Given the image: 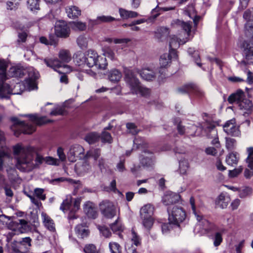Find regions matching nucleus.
Returning a JSON list of instances; mask_svg holds the SVG:
<instances>
[{
    "label": "nucleus",
    "instance_id": "obj_1",
    "mask_svg": "<svg viewBox=\"0 0 253 253\" xmlns=\"http://www.w3.org/2000/svg\"><path fill=\"white\" fill-rule=\"evenodd\" d=\"M17 160L16 168L22 171H31L44 162L45 157L37 154L34 147L18 144L13 147Z\"/></svg>",
    "mask_w": 253,
    "mask_h": 253
},
{
    "label": "nucleus",
    "instance_id": "obj_2",
    "mask_svg": "<svg viewBox=\"0 0 253 253\" xmlns=\"http://www.w3.org/2000/svg\"><path fill=\"white\" fill-rule=\"evenodd\" d=\"M29 116L32 122L27 123L20 121L15 117L11 119L13 123L11 126V129L16 136L18 137L21 133L27 134L32 133L36 130L35 124L40 126L51 122L50 120H47L44 117H38L37 115H29Z\"/></svg>",
    "mask_w": 253,
    "mask_h": 253
},
{
    "label": "nucleus",
    "instance_id": "obj_3",
    "mask_svg": "<svg viewBox=\"0 0 253 253\" xmlns=\"http://www.w3.org/2000/svg\"><path fill=\"white\" fill-rule=\"evenodd\" d=\"M58 57V59L45 58L43 59V61L47 66L57 71L56 68L62 67L64 63H69L72 59L70 51L65 49H62L59 50Z\"/></svg>",
    "mask_w": 253,
    "mask_h": 253
},
{
    "label": "nucleus",
    "instance_id": "obj_4",
    "mask_svg": "<svg viewBox=\"0 0 253 253\" xmlns=\"http://www.w3.org/2000/svg\"><path fill=\"white\" fill-rule=\"evenodd\" d=\"M7 64L3 60L0 59V97L1 98H9L10 94H19L18 92H12L10 86L4 83L7 79L6 73Z\"/></svg>",
    "mask_w": 253,
    "mask_h": 253
},
{
    "label": "nucleus",
    "instance_id": "obj_5",
    "mask_svg": "<svg viewBox=\"0 0 253 253\" xmlns=\"http://www.w3.org/2000/svg\"><path fill=\"white\" fill-rule=\"evenodd\" d=\"M86 65L88 67L96 66L100 69H105L107 64L106 58L101 57L97 53L92 50H89L85 54Z\"/></svg>",
    "mask_w": 253,
    "mask_h": 253
},
{
    "label": "nucleus",
    "instance_id": "obj_6",
    "mask_svg": "<svg viewBox=\"0 0 253 253\" xmlns=\"http://www.w3.org/2000/svg\"><path fill=\"white\" fill-rule=\"evenodd\" d=\"M168 211L169 223L179 226V223L183 222L186 218V213L181 208L174 206L171 209L169 207Z\"/></svg>",
    "mask_w": 253,
    "mask_h": 253
},
{
    "label": "nucleus",
    "instance_id": "obj_7",
    "mask_svg": "<svg viewBox=\"0 0 253 253\" xmlns=\"http://www.w3.org/2000/svg\"><path fill=\"white\" fill-rule=\"evenodd\" d=\"M202 129L206 133L209 138L213 139L211 144L216 147L219 148L220 146L218 138L217 130L216 126L213 122L206 121L202 126Z\"/></svg>",
    "mask_w": 253,
    "mask_h": 253
},
{
    "label": "nucleus",
    "instance_id": "obj_8",
    "mask_svg": "<svg viewBox=\"0 0 253 253\" xmlns=\"http://www.w3.org/2000/svg\"><path fill=\"white\" fill-rule=\"evenodd\" d=\"M99 209L102 214L107 218H112L117 213V210L113 203L105 200L99 204Z\"/></svg>",
    "mask_w": 253,
    "mask_h": 253
},
{
    "label": "nucleus",
    "instance_id": "obj_9",
    "mask_svg": "<svg viewBox=\"0 0 253 253\" xmlns=\"http://www.w3.org/2000/svg\"><path fill=\"white\" fill-rule=\"evenodd\" d=\"M124 74L125 81L130 90L133 92L140 85V82L134 75L132 70L125 68Z\"/></svg>",
    "mask_w": 253,
    "mask_h": 253
},
{
    "label": "nucleus",
    "instance_id": "obj_10",
    "mask_svg": "<svg viewBox=\"0 0 253 253\" xmlns=\"http://www.w3.org/2000/svg\"><path fill=\"white\" fill-rule=\"evenodd\" d=\"M244 47L243 55L244 59L242 62L245 64H250L253 63V42H248L245 41L243 43Z\"/></svg>",
    "mask_w": 253,
    "mask_h": 253
},
{
    "label": "nucleus",
    "instance_id": "obj_11",
    "mask_svg": "<svg viewBox=\"0 0 253 253\" xmlns=\"http://www.w3.org/2000/svg\"><path fill=\"white\" fill-rule=\"evenodd\" d=\"M235 119H231L226 122L223 125V130L227 135L234 137L240 136L241 132L239 128L235 125Z\"/></svg>",
    "mask_w": 253,
    "mask_h": 253
},
{
    "label": "nucleus",
    "instance_id": "obj_12",
    "mask_svg": "<svg viewBox=\"0 0 253 253\" xmlns=\"http://www.w3.org/2000/svg\"><path fill=\"white\" fill-rule=\"evenodd\" d=\"M70 29L64 21H58L55 26V33L58 37L67 38L69 37Z\"/></svg>",
    "mask_w": 253,
    "mask_h": 253
},
{
    "label": "nucleus",
    "instance_id": "obj_13",
    "mask_svg": "<svg viewBox=\"0 0 253 253\" xmlns=\"http://www.w3.org/2000/svg\"><path fill=\"white\" fill-rule=\"evenodd\" d=\"M71 199L64 200L61 205L60 209L64 212L68 210H72L77 211L80 208L81 200L79 198L75 199L74 201L73 206L71 204Z\"/></svg>",
    "mask_w": 253,
    "mask_h": 253
},
{
    "label": "nucleus",
    "instance_id": "obj_14",
    "mask_svg": "<svg viewBox=\"0 0 253 253\" xmlns=\"http://www.w3.org/2000/svg\"><path fill=\"white\" fill-rule=\"evenodd\" d=\"M247 152L248 156L246 159V162L250 169H245L244 176L246 178L249 179L253 175V147L248 148Z\"/></svg>",
    "mask_w": 253,
    "mask_h": 253
},
{
    "label": "nucleus",
    "instance_id": "obj_15",
    "mask_svg": "<svg viewBox=\"0 0 253 253\" xmlns=\"http://www.w3.org/2000/svg\"><path fill=\"white\" fill-rule=\"evenodd\" d=\"M13 230L20 233H25L29 230L30 227L27 221L24 219H18L12 222Z\"/></svg>",
    "mask_w": 253,
    "mask_h": 253
},
{
    "label": "nucleus",
    "instance_id": "obj_16",
    "mask_svg": "<svg viewBox=\"0 0 253 253\" xmlns=\"http://www.w3.org/2000/svg\"><path fill=\"white\" fill-rule=\"evenodd\" d=\"M171 60L170 54H167V53H164L161 56L160 58L161 68L159 73L160 76H162V78L165 76V69L163 68H166L171 63Z\"/></svg>",
    "mask_w": 253,
    "mask_h": 253
},
{
    "label": "nucleus",
    "instance_id": "obj_17",
    "mask_svg": "<svg viewBox=\"0 0 253 253\" xmlns=\"http://www.w3.org/2000/svg\"><path fill=\"white\" fill-rule=\"evenodd\" d=\"M195 216L200 224L203 226V229L208 232L217 230L216 226L213 223L210 222L208 220L204 218L202 216L196 214Z\"/></svg>",
    "mask_w": 253,
    "mask_h": 253
},
{
    "label": "nucleus",
    "instance_id": "obj_18",
    "mask_svg": "<svg viewBox=\"0 0 253 253\" xmlns=\"http://www.w3.org/2000/svg\"><path fill=\"white\" fill-rule=\"evenodd\" d=\"M179 198V195L171 192H168L163 196L162 202L164 205L169 206L177 202Z\"/></svg>",
    "mask_w": 253,
    "mask_h": 253
},
{
    "label": "nucleus",
    "instance_id": "obj_19",
    "mask_svg": "<svg viewBox=\"0 0 253 253\" xmlns=\"http://www.w3.org/2000/svg\"><path fill=\"white\" fill-rule=\"evenodd\" d=\"M191 23L185 22L179 19L173 20L171 23V26L174 28H181L185 31L188 36L191 32Z\"/></svg>",
    "mask_w": 253,
    "mask_h": 253
},
{
    "label": "nucleus",
    "instance_id": "obj_20",
    "mask_svg": "<svg viewBox=\"0 0 253 253\" xmlns=\"http://www.w3.org/2000/svg\"><path fill=\"white\" fill-rule=\"evenodd\" d=\"M169 28L165 27L158 28L155 32V38L159 42H164L167 40L169 35Z\"/></svg>",
    "mask_w": 253,
    "mask_h": 253
},
{
    "label": "nucleus",
    "instance_id": "obj_21",
    "mask_svg": "<svg viewBox=\"0 0 253 253\" xmlns=\"http://www.w3.org/2000/svg\"><path fill=\"white\" fill-rule=\"evenodd\" d=\"M136 70L139 74L140 77L146 81H153L156 78V73L150 68H144L140 71L138 70Z\"/></svg>",
    "mask_w": 253,
    "mask_h": 253
},
{
    "label": "nucleus",
    "instance_id": "obj_22",
    "mask_svg": "<svg viewBox=\"0 0 253 253\" xmlns=\"http://www.w3.org/2000/svg\"><path fill=\"white\" fill-rule=\"evenodd\" d=\"M84 210L88 217L95 218L97 213L94 204L90 202H87L84 205Z\"/></svg>",
    "mask_w": 253,
    "mask_h": 253
},
{
    "label": "nucleus",
    "instance_id": "obj_23",
    "mask_svg": "<svg viewBox=\"0 0 253 253\" xmlns=\"http://www.w3.org/2000/svg\"><path fill=\"white\" fill-rule=\"evenodd\" d=\"M83 148L80 145L76 144L72 146L69 152V158L71 161H75V158L81 155L83 152Z\"/></svg>",
    "mask_w": 253,
    "mask_h": 253
},
{
    "label": "nucleus",
    "instance_id": "obj_24",
    "mask_svg": "<svg viewBox=\"0 0 253 253\" xmlns=\"http://www.w3.org/2000/svg\"><path fill=\"white\" fill-rule=\"evenodd\" d=\"M116 19L114 17L111 16H105L102 15L98 16L95 20H90L89 21V24L92 25H96L102 24L103 23H109Z\"/></svg>",
    "mask_w": 253,
    "mask_h": 253
},
{
    "label": "nucleus",
    "instance_id": "obj_25",
    "mask_svg": "<svg viewBox=\"0 0 253 253\" xmlns=\"http://www.w3.org/2000/svg\"><path fill=\"white\" fill-rule=\"evenodd\" d=\"M253 103L249 99H244L239 104V107L241 110H245L244 115L246 116L252 113Z\"/></svg>",
    "mask_w": 253,
    "mask_h": 253
},
{
    "label": "nucleus",
    "instance_id": "obj_26",
    "mask_svg": "<svg viewBox=\"0 0 253 253\" xmlns=\"http://www.w3.org/2000/svg\"><path fill=\"white\" fill-rule=\"evenodd\" d=\"M154 208L150 204H147L142 207L140 211L141 218L152 217Z\"/></svg>",
    "mask_w": 253,
    "mask_h": 253
},
{
    "label": "nucleus",
    "instance_id": "obj_27",
    "mask_svg": "<svg viewBox=\"0 0 253 253\" xmlns=\"http://www.w3.org/2000/svg\"><path fill=\"white\" fill-rule=\"evenodd\" d=\"M230 202V197L228 196H226L223 193H221L219 195L216 200V204L217 206L222 209H225L227 208Z\"/></svg>",
    "mask_w": 253,
    "mask_h": 253
},
{
    "label": "nucleus",
    "instance_id": "obj_28",
    "mask_svg": "<svg viewBox=\"0 0 253 253\" xmlns=\"http://www.w3.org/2000/svg\"><path fill=\"white\" fill-rule=\"evenodd\" d=\"M75 233L78 238L84 239L88 237L89 231L84 224H79L75 227Z\"/></svg>",
    "mask_w": 253,
    "mask_h": 253
},
{
    "label": "nucleus",
    "instance_id": "obj_29",
    "mask_svg": "<svg viewBox=\"0 0 253 253\" xmlns=\"http://www.w3.org/2000/svg\"><path fill=\"white\" fill-rule=\"evenodd\" d=\"M5 140L3 132L0 130V169L3 167V158L7 155V152L3 147V143Z\"/></svg>",
    "mask_w": 253,
    "mask_h": 253
},
{
    "label": "nucleus",
    "instance_id": "obj_30",
    "mask_svg": "<svg viewBox=\"0 0 253 253\" xmlns=\"http://www.w3.org/2000/svg\"><path fill=\"white\" fill-rule=\"evenodd\" d=\"M42 217L46 228L50 231L54 232L55 231V227L53 220L45 213L42 212Z\"/></svg>",
    "mask_w": 253,
    "mask_h": 253
},
{
    "label": "nucleus",
    "instance_id": "obj_31",
    "mask_svg": "<svg viewBox=\"0 0 253 253\" xmlns=\"http://www.w3.org/2000/svg\"><path fill=\"white\" fill-rule=\"evenodd\" d=\"M67 16L70 18L75 19L81 15V11L76 6H70L66 8Z\"/></svg>",
    "mask_w": 253,
    "mask_h": 253
},
{
    "label": "nucleus",
    "instance_id": "obj_32",
    "mask_svg": "<svg viewBox=\"0 0 253 253\" xmlns=\"http://www.w3.org/2000/svg\"><path fill=\"white\" fill-rule=\"evenodd\" d=\"M7 75L10 77H21L24 75L23 69L20 66H13L8 72Z\"/></svg>",
    "mask_w": 253,
    "mask_h": 253
},
{
    "label": "nucleus",
    "instance_id": "obj_33",
    "mask_svg": "<svg viewBox=\"0 0 253 253\" xmlns=\"http://www.w3.org/2000/svg\"><path fill=\"white\" fill-rule=\"evenodd\" d=\"M122 76L121 72L115 69L110 70L108 73V78L112 82L117 83L120 80Z\"/></svg>",
    "mask_w": 253,
    "mask_h": 253
},
{
    "label": "nucleus",
    "instance_id": "obj_34",
    "mask_svg": "<svg viewBox=\"0 0 253 253\" xmlns=\"http://www.w3.org/2000/svg\"><path fill=\"white\" fill-rule=\"evenodd\" d=\"M100 138V135L96 132H91L86 134L84 140L90 144L97 142Z\"/></svg>",
    "mask_w": 253,
    "mask_h": 253
},
{
    "label": "nucleus",
    "instance_id": "obj_35",
    "mask_svg": "<svg viewBox=\"0 0 253 253\" xmlns=\"http://www.w3.org/2000/svg\"><path fill=\"white\" fill-rule=\"evenodd\" d=\"M90 168V166L86 162H84L82 164L77 163L75 166V169L80 174H83L88 172Z\"/></svg>",
    "mask_w": 253,
    "mask_h": 253
},
{
    "label": "nucleus",
    "instance_id": "obj_36",
    "mask_svg": "<svg viewBox=\"0 0 253 253\" xmlns=\"http://www.w3.org/2000/svg\"><path fill=\"white\" fill-rule=\"evenodd\" d=\"M73 58L74 62L79 66L86 65L85 54L79 52L74 55Z\"/></svg>",
    "mask_w": 253,
    "mask_h": 253
},
{
    "label": "nucleus",
    "instance_id": "obj_37",
    "mask_svg": "<svg viewBox=\"0 0 253 253\" xmlns=\"http://www.w3.org/2000/svg\"><path fill=\"white\" fill-rule=\"evenodd\" d=\"M119 13L123 19H128L129 18H135L138 16V14L136 12L127 10L125 9L120 8Z\"/></svg>",
    "mask_w": 253,
    "mask_h": 253
},
{
    "label": "nucleus",
    "instance_id": "obj_38",
    "mask_svg": "<svg viewBox=\"0 0 253 253\" xmlns=\"http://www.w3.org/2000/svg\"><path fill=\"white\" fill-rule=\"evenodd\" d=\"M181 42H182L181 40H179L176 36H172L170 37L169 48H177L179 47L180 44L184 43L186 41H184L182 43H181Z\"/></svg>",
    "mask_w": 253,
    "mask_h": 253
},
{
    "label": "nucleus",
    "instance_id": "obj_39",
    "mask_svg": "<svg viewBox=\"0 0 253 253\" xmlns=\"http://www.w3.org/2000/svg\"><path fill=\"white\" fill-rule=\"evenodd\" d=\"M238 159L237 153H231L227 156L226 162L228 165L233 166L237 164Z\"/></svg>",
    "mask_w": 253,
    "mask_h": 253
},
{
    "label": "nucleus",
    "instance_id": "obj_40",
    "mask_svg": "<svg viewBox=\"0 0 253 253\" xmlns=\"http://www.w3.org/2000/svg\"><path fill=\"white\" fill-rule=\"evenodd\" d=\"M101 155V150L100 149H93L88 151L86 154V158H92L95 161H96Z\"/></svg>",
    "mask_w": 253,
    "mask_h": 253
},
{
    "label": "nucleus",
    "instance_id": "obj_41",
    "mask_svg": "<svg viewBox=\"0 0 253 253\" xmlns=\"http://www.w3.org/2000/svg\"><path fill=\"white\" fill-rule=\"evenodd\" d=\"M133 143L136 145L137 148H145L147 147L148 144L145 140L140 137H136L134 140Z\"/></svg>",
    "mask_w": 253,
    "mask_h": 253
},
{
    "label": "nucleus",
    "instance_id": "obj_42",
    "mask_svg": "<svg viewBox=\"0 0 253 253\" xmlns=\"http://www.w3.org/2000/svg\"><path fill=\"white\" fill-rule=\"evenodd\" d=\"M141 163L145 167L148 168L152 167L154 164V159L153 156H151L150 157H143L141 160Z\"/></svg>",
    "mask_w": 253,
    "mask_h": 253
},
{
    "label": "nucleus",
    "instance_id": "obj_43",
    "mask_svg": "<svg viewBox=\"0 0 253 253\" xmlns=\"http://www.w3.org/2000/svg\"><path fill=\"white\" fill-rule=\"evenodd\" d=\"M252 192V189L249 187H245L239 189V196L241 198H244L250 196Z\"/></svg>",
    "mask_w": 253,
    "mask_h": 253
},
{
    "label": "nucleus",
    "instance_id": "obj_44",
    "mask_svg": "<svg viewBox=\"0 0 253 253\" xmlns=\"http://www.w3.org/2000/svg\"><path fill=\"white\" fill-rule=\"evenodd\" d=\"M191 93L199 98H202L205 96V93L197 85L194 84H193Z\"/></svg>",
    "mask_w": 253,
    "mask_h": 253
},
{
    "label": "nucleus",
    "instance_id": "obj_45",
    "mask_svg": "<svg viewBox=\"0 0 253 253\" xmlns=\"http://www.w3.org/2000/svg\"><path fill=\"white\" fill-rule=\"evenodd\" d=\"M133 93L135 94L140 93L142 96L147 97L150 94V90L145 87L141 86L140 84L138 86V88L134 91Z\"/></svg>",
    "mask_w": 253,
    "mask_h": 253
},
{
    "label": "nucleus",
    "instance_id": "obj_46",
    "mask_svg": "<svg viewBox=\"0 0 253 253\" xmlns=\"http://www.w3.org/2000/svg\"><path fill=\"white\" fill-rule=\"evenodd\" d=\"M110 228L114 232L117 231L121 232L123 230V226L119 219H117L115 222L110 225Z\"/></svg>",
    "mask_w": 253,
    "mask_h": 253
},
{
    "label": "nucleus",
    "instance_id": "obj_47",
    "mask_svg": "<svg viewBox=\"0 0 253 253\" xmlns=\"http://www.w3.org/2000/svg\"><path fill=\"white\" fill-rule=\"evenodd\" d=\"M78 45L82 49L85 48L87 46V39L84 36H80L77 40Z\"/></svg>",
    "mask_w": 253,
    "mask_h": 253
},
{
    "label": "nucleus",
    "instance_id": "obj_48",
    "mask_svg": "<svg viewBox=\"0 0 253 253\" xmlns=\"http://www.w3.org/2000/svg\"><path fill=\"white\" fill-rule=\"evenodd\" d=\"M72 26V28L75 30L80 31H84L86 28L85 23L80 21L73 22Z\"/></svg>",
    "mask_w": 253,
    "mask_h": 253
},
{
    "label": "nucleus",
    "instance_id": "obj_49",
    "mask_svg": "<svg viewBox=\"0 0 253 253\" xmlns=\"http://www.w3.org/2000/svg\"><path fill=\"white\" fill-rule=\"evenodd\" d=\"M243 18L246 20L247 23L253 21V7L246 10L243 14Z\"/></svg>",
    "mask_w": 253,
    "mask_h": 253
},
{
    "label": "nucleus",
    "instance_id": "obj_50",
    "mask_svg": "<svg viewBox=\"0 0 253 253\" xmlns=\"http://www.w3.org/2000/svg\"><path fill=\"white\" fill-rule=\"evenodd\" d=\"M245 34L248 38L253 39V24L252 23H246L245 25Z\"/></svg>",
    "mask_w": 253,
    "mask_h": 253
},
{
    "label": "nucleus",
    "instance_id": "obj_51",
    "mask_svg": "<svg viewBox=\"0 0 253 253\" xmlns=\"http://www.w3.org/2000/svg\"><path fill=\"white\" fill-rule=\"evenodd\" d=\"M101 141L103 143H111L113 141V138L111 134L106 131H103L100 136Z\"/></svg>",
    "mask_w": 253,
    "mask_h": 253
},
{
    "label": "nucleus",
    "instance_id": "obj_52",
    "mask_svg": "<svg viewBox=\"0 0 253 253\" xmlns=\"http://www.w3.org/2000/svg\"><path fill=\"white\" fill-rule=\"evenodd\" d=\"M193 87V84H186L179 88H178V91L179 93H191L192 89Z\"/></svg>",
    "mask_w": 253,
    "mask_h": 253
},
{
    "label": "nucleus",
    "instance_id": "obj_53",
    "mask_svg": "<svg viewBox=\"0 0 253 253\" xmlns=\"http://www.w3.org/2000/svg\"><path fill=\"white\" fill-rule=\"evenodd\" d=\"M226 147L229 150H232L235 147L236 141L235 139L230 137H226Z\"/></svg>",
    "mask_w": 253,
    "mask_h": 253
},
{
    "label": "nucleus",
    "instance_id": "obj_54",
    "mask_svg": "<svg viewBox=\"0 0 253 253\" xmlns=\"http://www.w3.org/2000/svg\"><path fill=\"white\" fill-rule=\"evenodd\" d=\"M109 248L111 253H121V247L120 245L116 242L110 243Z\"/></svg>",
    "mask_w": 253,
    "mask_h": 253
},
{
    "label": "nucleus",
    "instance_id": "obj_55",
    "mask_svg": "<svg viewBox=\"0 0 253 253\" xmlns=\"http://www.w3.org/2000/svg\"><path fill=\"white\" fill-rule=\"evenodd\" d=\"M142 220V224L147 230H150L153 224V219L152 217L150 218H141Z\"/></svg>",
    "mask_w": 253,
    "mask_h": 253
},
{
    "label": "nucleus",
    "instance_id": "obj_56",
    "mask_svg": "<svg viewBox=\"0 0 253 253\" xmlns=\"http://www.w3.org/2000/svg\"><path fill=\"white\" fill-rule=\"evenodd\" d=\"M27 3L29 8L32 11L39 9V0H28Z\"/></svg>",
    "mask_w": 253,
    "mask_h": 253
},
{
    "label": "nucleus",
    "instance_id": "obj_57",
    "mask_svg": "<svg viewBox=\"0 0 253 253\" xmlns=\"http://www.w3.org/2000/svg\"><path fill=\"white\" fill-rule=\"evenodd\" d=\"M84 251L85 253H98L96 247L93 244H88L85 245L84 249Z\"/></svg>",
    "mask_w": 253,
    "mask_h": 253
},
{
    "label": "nucleus",
    "instance_id": "obj_58",
    "mask_svg": "<svg viewBox=\"0 0 253 253\" xmlns=\"http://www.w3.org/2000/svg\"><path fill=\"white\" fill-rule=\"evenodd\" d=\"M188 169V164L186 161L179 162V171L182 174H185Z\"/></svg>",
    "mask_w": 253,
    "mask_h": 253
},
{
    "label": "nucleus",
    "instance_id": "obj_59",
    "mask_svg": "<svg viewBox=\"0 0 253 253\" xmlns=\"http://www.w3.org/2000/svg\"><path fill=\"white\" fill-rule=\"evenodd\" d=\"M234 94H235V98L236 101V103L238 104H240V103L242 101L244 97V93L241 89H238L235 93H233Z\"/></svg>",
    "mask_w": 253,
    "mask_h": 253
},
{
    "label": "nucleus",
    "instance_id": "obj_60",
    "mask_svg": "<svg viewBox=\"0 0 253 253\" xmlns=\"http://www.w3.org/2000/svg\"><path fill=\"white\" fill-rule=\"evenodd\" d=\"M39 72L37 71L32 69L29 72V77L30 82H33L39 79Z\"/></svg>",
    "mask_w": 253,
    "mask_h": 253
},
{
    "label": "nucleus",
    "instance_id": "obj_61",
    "mask_svg": "<svg viewBox=\"0 0 253 253\" xmlns=\"http://www.w3.org/2000/svg\"><path fill=\"white\" fill-rule=\"evenodd\" d=\"M35 195L39 199L44 200L45 195L43 194V190L41 188H36L34 191Z\"/></svg>",
    "mask_w": 253,
    "mask_h": 253
},
{
    "label": "nucleus",
    "instance_id": "obj_62",
    "mask_svg": "<svg viewBox=\"0 0 253 253\" xmlns=\"http://www.w3.org/2000/svg\"><path fill=\"white\" fill-rule=\"evenodd\" d=\"M65 113V110L63 107H57L52 110L50 114L53 116L63 115Z\"/></svg>",
    "mask_w": 253,
    "mask_h": 253
},
{
    "label": "nucleus",
    "instance_id": "obj_63",
    "mask_svg": "<svg viewBox=\"0 0 253 253\" xmlns=\"http://www.w3.org/2000/svg\"><path fill=\"white\" fill-rule=\"evenodd\" d=\"M132 238L131 240L133 243L136 246L140 244V238L139 236L133 230H132Z\"/></svg>",
    "mask_w": 253,
    "mask_h": 253
},
{
    "label": "nucleus",
    "instance_id": "obj_64",
    "mask_svg": "<svg viewBox=\"0 0 253 253\" xmlns=\"http://www.w3.org/2000/svg\"><path fill=\"white\" fill-rule=\"evenodd\" d=\"M126 126L129 130V132L132 135H135L138 133L136 127L133 123H127L126 125Z\"/></svg>",
    "mask_w": 253,
    "mask_h": 253
}]
</instances>
